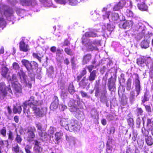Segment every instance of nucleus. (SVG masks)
I'll return each mask as SVG.
<instances>
[{"label": "nucleus", "instance_id": "obj_59", "mask_svg": "<svg viewBox=\"0 0 153 153\" xmlns=\"http://www.w3.org/2000/svg\"><path fill=\"white\" fill-rule=\"evenodd\" d=\"M87 73L86 70L85 68H84L83 70L80 72V75L83 76L84 75H85Z\"/></svg>", "mask_w": 153, "mask_h": 153}, {"label": "nucleus", "instance_id": "obj_55", "mask_svg": "<svg viewBox=\"0 0 153 153\" xmlns=\"http://www.w3.org/2000/svg\"><path fill=\"white\" fill-rule=\"evenodd\" d=\"M63 52L62 49H57L56 51V56H60V55L62 54Z\"/></svg>", "mask_w": 153, "mask_h": 153}, {"label": "nucleus", "instance_id": "obj_43", "mask_svg": "<svg viewBox=\"0 0 153 153\" xmlns=\"http://www.w3.org/2000/svg\"><path fill=\"white\" fill-rule=\"evenodd\" d=\"M7 130L5 127H4L0 130V134L3 137H5L6 135Z\"/></svg>", "mask_w": 153, "mask_h": 153}, {"label": "nucleus", "instance_id": "obj_52", "mask_svg": "<svg viewBox=\"0 0 153 153\" xmlns=\"http://www.w3.org/2000/svg\"><path fill=\"white\" fill-rule=\"evenodd\" d=\"M36 126L37 128V130L40 131L43 130L42 127V124L40 123H38L36 124Z\"/></svg>", "mask_w": 153, "mask_h": 153}, {"label": "nucleus", "instance_id": "obj_36", "mask_svg": "<svg viewBox=\"0 0 153 153\" xmlns=\"http://www.w3.org/2000/svg\"><path fill=\"white\" fill-rule=\"evenodd\" d=\"M150 42L144 39L141 43V46L142 48H146L149 46V44Z\"/></svg>", "mask_w": 153, "mask_h": 153}, {"label": "nucleus", "instance_id": "obj_21", "mask_svg": "<svg viewBox=\"0 0 153 153\" xmlns=\"http://www.w3.org/2000/svg\"><path fill=\"white\" fill-rule=\"evenodd\" d=\"M97 71L96 70H94L92 72L90 73V74L88 77V80L91 82H92L95 79L97 76Z\"/></svg>", "mask_w": 153, "mask_h": 153}, {"label": "nucleus", "instance_id": "obj_28", "mask_svg": "<svg viewBox=\"0 0 153 153\" xmlns=\"http://www.w3.org/2000/svg\"><path fill=\"white\" fill-rule=\"evenodd\" d=\"M124 5L125 4L123 1H120L114 6L113 10L114 11H118L122 8Z\"/></svg>", "mask_w": 153, "mask_h": 153}, {"label": "nucleus", "instance_id": "obj_20", "mask_svg": "<svg viewBox=\"0 0 153 153\" xmlns=\"http://www.w3.org/2000/svg\"><path fill=\"white\" fill-rule=\"evenodd\" d=\"M19 49L20 51L24 52L28 51V45L26 44L24 41H21L19 43Z\"/></svg>", "mask_w": 153, "mask_h": 153}, {"label": "nucleus", "instance_id": "obj_23", "mask_svg": "<svg viewBox=\"0 0 153 153\" xmlns=\"http://www.w3.org/2000/svg\"><path fill=\"white\" fill-rule=\"evenodd\" d=\"M12 150L15 153H25L23 150L17 144L12 147Z\"/></svg>", "mask_w": 153, "mask_h": 153}, {"label": "nucleus", "instance_id": "obj_64", "mask_svg": "<svg viewBox=\"0 0 153 153\" xmlns=\"http://www.w3.org/2000/svg\"><path fill=\"white\" fill-rule=\"evenodd\" d=\"M59 109L62 111H64L67 108V107L63 104H60L59 106Z\"/></svg>", "mask_w": 153, "mask_h": 153}, {"label": "nucleus", "instance_id": "obj_39", "mask_svg": "<svg viewBox=\"0 0 153 153\" xmlns=\"http://www.w3.org/2000/svg\"><path fill=\"white\" fill-rule=\"evenodd\" d=\"M94 89L95 90V96L96 97H97L99 96L100 93V89L98 87V84L97 85H95Z\"/></svg>", "mask_w": 153, "mask_h": 153}, {"label": "nucleus", "instance_id": "obj_9", "mask_svg": "<svg viewBox=\"0 0 153 153\" xmlns=\"http://www.w3.org/2000/svg\"><path fill=\"white\" fill-rule=\"evenodd\" d=\"M4 10V15L6 17H10L13 13L12 9L8 6L5 5H0V13L2 10Z\"/></svg>", "mask_w": 153, "mask_h": 153}, {"label": "nucleus", "instance_id": "obj_7", "mask_svg": "<svg viewBox=\"0 0 153 153\" xmlns=\"http://www.w3.org/2000/svg\"><path fill=\"white\" fill-rule=\"evenodd\" d=\"M100 41H97L96 40L87 43L86 47L87 48L88 51H91L94 50L98 51L99 49L97 46L100 45Z\"/></svg>", "mask_w": 153, "mask_h": 153}, {"label": "nucleus", "instance_id": "obj_16", "mask_svg": "<svg viewBox=\"0 0 153 153\" xmlns=\"http://www.w3.org/2000/svg\"><path fill=\"white\" fill-rule=\"evenodd\" d=\"M92 55L91 53H87L84 55L82 58V62L83 65L88 63L92 58Z\"/></svg>", "mask_w": 153, "mask_h": 153}, {"label": "nucleus", "instance_id": "obj_58", "mask_svg": "<svg viewBox=\"0 0 153 153\" xmlns=\"http://www.w3.org/2000/svg\"><path fill=\"white\" fill-rule=\"evenodd\" d=\"M105 14L103 15V18L105 19L106 18L109 19V16L111 14V12L110 11H106Z\"/></svg>", "mask_w": 153, "mask_h": 153}, {"label": "nucleus", "instance_id": "obj_13", "mask_svg": "<svg viewBox=\"0 0 153 153\" xmlns=\"http://www.w3.org/2000/svg\"><path fill=\"white\" fill-rule=\"evenodd\" d=\"M38 134L40 140L42 141H47L48 140V137L49 135L44 130L39 131Z\"/></svg>", "mask_w": 153, "mask_h": 153}, {"label": "nucleus", "instance_id": "obj_47", "mask_svg": "<svg viewBox=\"0 0 153 153\" xmlns=\"http://www.w3.org/2000/svg\"><path fill=\"white\" fill-rule=\"evenodd\" d=\"M31 146L28 145H27L25 148V149L26 153H31L30 150L31 149Z\"/></svg>", "mask_w": 153, "mask_h": 153}, {"label": "nucleus", "instance_id": "obj_2", "mask_svg": "<svg viewBox=\"0 0 153 153\" xmlns=\"http://www.w3.org/2000/svg\"><path fill=\"white\" fill-rule=\"evenodd\" d=\"M13 93L10 85L4 87V89H0V99L1 100H5L8 97L11 98Z\"/></svg>", "mask_w": 153, "mask_h": 153}, {"label": "nucleus", "instance_id": "obj_54", "mask_svg": "<svg viewBox=\"0 0 153 153\" xmlns=\"http://www.w3.org/2000/svg\"><path fill=\"white\" fill-rule=\"evenodd\" d=\"M86 68L88 69L89 73L92 72V70L94 68V66L93 65H90L86 66Z\"/></svg>", "mask_w": 153, "mask_h": 153}, {"label": "nucleus", "instance_id": "obj_18", "mask_svg": "<svg viewBox=\"0 0 153 153\" xmlns=\"http://www.w3.org/2000/svg\"><path fill=\"white\" fill-rule=\"evenodd\" d=\"M70 121H71V120H68L65 119H63L60 121V123L62 126L64 127L66 130H68Z\"/></svg>", "mask_w": 153, "mask_h": 153}, {"label": "nucleus", "instance_id": "obj_60", "mask_svg": "<svg viewBox=\"0 0 153 153\" xmlns=\"http://www.w3.org/2000/svg\"><path fill=\"white\" fill-rule=\"evenodd\" d=\"M134 96L135 95L134 92L133 91H131L129 97L130 100H133L134 98Z\"/></svg>", "mask_w": 153, "mask_h": 153}, {"label": "nucleus", "instance_id": "obj_24", "mask_svg": "<svg viewBox=\"0 0 153 153\" xmlns=\"http://www.w3.org/2000/svg\"><path fill=\"white\" fill-rule=\"evenodd\" d=\"M88 83V80L86 79L85 76H84L79 82V85L80 87L84 88L87 86Z\"/></svg>", "mask_w": 153, "mask_h": 153}, {"label": "nucleus", "instance_id": "obj_62", "mask_svg": "<svg viewBox=\"0 0 153 153\" xmlns=\"http://www.w3.org/2000/svg\"><path fill=\"white\" fill-rule=\"evenodd\" d=\"M70 42L68 40V39H66L64 41L63 46H68L70 44Z\"/></svg>", "mask_w": 153, "mask_h": 153}, {"label": "nucleus", "instance_id": "obj_46", "mask_svg": "<svg viewBox=\"0 0 153 153\" xmlns=\"http://www.w3.org/2000/svg\"><path fill=\"white\" fill-rule=\"evenodd\" d=\"M12 65L13 68L16 70H19L20 68L18 64L16 62H13Z\"/></svg>", "mask_w": 153, "mask_h": 153}, {"label": "nucleus", "instance_id": "obj_5", "mask_svg": "<svg viewBox=\"0 0 153 153\" xmlns=\"http://www.w3.org/2000/svg\"><path fill=\"white\" fill-rule=\"evenodd\" d=\"M36 131V129L34 126L30 127L27 129L25 136L26 140L28 142H31L33 141L35 137Z\"/></svg>", "mask_w": 153, "mask_h": 153}, {"label": "nucleus", "instance_id": "obj_34", "mask_svg": "<svg viewBox=\"0 0 153 153\" xmlns=\"http://www.w3.org/2000/svg\"><path fill=\"white\" fill-rule=\"evenodd\" d=\"M54 73V68L52 66H50L47 69V74L48 76H51Z\"/></svg>", "mask_w": 153, "mask_h": 153}, {"label": "nucleus", "instance_id": "obj_42", "mask_svg": "<svg viewBox=\"0 0 153 153\" xmlns=\"http://www.w3.org/2000/svg\"><path fill=\"white\" fill-rule=\"evenodd\" d=\"M71 62L72 69H75L76 68V64L75 63L74 57H72L71 58Z\"/></svg>", "mask_w": 153, "mask_h": 153}, {"label": "nucleus", "instance_id": "obj_44", "mask_svg": "<svg viewBox=\"0 0 153 153\" xmlns=\"http://www.w3.org/2000/svg\"><path fill=\"white\" fill-rule=\"evenodd\" d=\"M148 95L146 92L144 94L143 97H142V102L144 103L145 102L148 101L149 100V98L148 97Z\"/></svg>", "mask_w": 153, "mask_h": 153}, {"label": "nucleus", "instance_id": "obj_4", "mask_svg": "<svg viewBox=\"0 0 153 153\" xmlns=\"http://www.w3.org/2000/svg\"><path fill=\"white\" fill-rule=\"evenodd\" d=\"M21 62L22 65L25 67L28 71V75L30 77L34 76L35 74L33 70V68L32 67V65L31 62L26 59L22 60Z\"/></svg>", "mask_w": 153, "mask_h": 153}, {"label": "nucleus", "instance_id": "obj_57", "mask_svg": "<svg viewBox=\"0 0 153 153\" xmlns=\"http://www.w3.org/2000/svg\"><path fill=\"white\" fill-rule=\"evenodd\" d=\"M113 141V140L112 138L109 137L107 142L106 146H112Z\"/></svg>", "mask_w": 153, "mask_h": 153}, {"label": "nucleus", "instance_id": "obj_11", "mask_svg": "<svg viewBox=\"0 0 153 153\" xmlns=\"http://www.w3.org/2000/svg\"><path fill=\"white\" fill-rule=\"evenodd\" d=\"M116 80V77L111 76L108 80V86L109 91H114L116 89L115 82Z\"/></svg>", "mask_w": 153, "mask_h": 153}, {"label": "nucleus", "instance_id": "obj_12", "mask_svg": "<svg viewBox=\"0 0 153 153\" xmlns=\"http://www.w3.org/2000/svg\"><path fill=\"white\" fill-rule=\"evenodd\" d=\"M150 58V57H147L143 56H140L137 59V63L140 66H143L144 64L147 62V59Z\"/></svg>", "mask_w": 153, "mask_h": 153}, {"label": "nucleus", "instance_id": "obj_3", "mask_svg": "<svg viewBox=\"0 0 153 153\" xmlns=\"http://www.w3.org/2000/svg\"><path fill=\"white\" fill-rule=\"evenodd\" d=\"M18 74L19 77L21 82L22 83L25 84L26 86L30 88H31L32 84L27 79V77L22 68L20 70L19 72H18Z\"/></svg>", "mask_w": 153, "mask_h": 153}, {"label": "nucleus", "instance_id": "obj_53", "mask_svg": "<svg viewBox=\"0 0 153 153\" xmlns=\"http://www.w3.org/2000/svg\"><path fill=\"white\" fill-rule=\"evenodd\" d=\"M136 111L138 116L143 115V111L141 108H137Z\"/></svg>", "mask_w": 153, "mask_h": 153}, {"label": "nucleus", "instance_id": "obj_32", "mask_svg": "<svg viewBox=\"0 0 153 153\" xmlns=\"http://www.w3.org/2000/svg\"><path fill=\"white\" fill-rule=\"evenodd\" d=\"M22 140V139L21 136L17 133L16 134V137L15 138V141L17 143L19 144H21Z\"/></svg>", "mask_w": 153, "mask_h": 153}, {"label": "nucleus", "instance_id": "obj_29", "mask_svg": "<svg viewBox=\"0 0 153 153\" xmlns=\"http://www.w3.org/2000/svg\"><path fill=\"white\" fill-rule=\"evenodd\" d=\"M32 55L33 57L37 59L40 62H41L42 58L43 56V55L42 53H33Z\"/></svg>", "mask_w": 153, "mask_h": 153}, {"label": "nucleus", "instance_id": "obj_17", "mask_svg": "<svg viewBox=\"0 0 153 153\" xmlns=\"http://www.w3.org/2000/svg\"><path fill=\"white\" fill-rule=\"evenodd\" d=\"M20 4L23 6H28L35 3L36 0H20Z\"/></svg>", "mask_w": 153, "mask_h": 153}, {"label": "nucleus", "instance_id": "obj_41", "mask_svg": "<svg viewBox=\"0 0 153 153\" xmlns=\"http://www.w3.org/2000/svg\"><path fill=\"white\" fill-rule=\"evenodd\" d=\"M152 36V34L151 33H149V32L147 33L145 36L144 40L148 41V42H150V37Z\"/></svg>", "mask_w": 153, "mask_h": 153}, {"label": "nucleus", "instance_id": "obj_15", "mask_svg": "<svg viewBox=\"0 0 153 153\" xmlns=\"http://www.w3.org/2000/svg\"><path fill=\"white\" fill-rule=\"evenodd\" d=\"M34 142V146L33 147L34 151L36 153H41L42 150V148L40 146V142L36 140H35Z\"/></svg>", "mask_w": 153, "mask_h": 153}, {"label": "nucleus", "instance_id": "obj_6", "mask_svg": "<svg viewBox=\"0 0 153 153\" xmlns=\"http://www.w3.org/2000/svg\"><path fill=\"white\" fill-rule=\"evenodd\" d=\"M80 128V126L77 121L71 119L68 130L71 132H77L79 131Z\"/></svg>", "mask_w": 153, "mask_h": 153}, {"label": "nucleus", "instance_id": "obj_25", "mask_svg": "<svg viewBox=\"0 0 153 153\" xmlns=\"http://www.w3.org/2000/svg\"><path fill=\"white\" fill-rule=\"evenodd\" d=\"M133 22L131 20H127L123 24V27L125 29H128L133 25Z\"/></svg>", "mask_w": 153, "mask_h": 153}, {"label": "nucleus", "instance_id": "obj_19", "mask_svg": "<svg viewBox=\"0 0 153 153\" xmlns=\"http://www.w3.org/2000/svg\"><path fill=\"white\" fill-rule=\"evenodd\" d=\"M22 105L20 104H16L14 105L13 108V113L14 114L17 113L20 114L22 111Z\"/></svg>", "mask_w": 153, "mask_h": 153}, {"label": "nucleus", "instance_id": "obj_30", "mask_svg": "<svg viewBox=\"0 0 153 153\" xmlns=\"http://www.w3.org/2000/svg\"><path fill=\"white\" fill-rule=\"evenodd\" d=\"M7 25L6 22L2 17H0V27L3 29Z\"/></svg>", "mask_w": 153, "mask_h": 153}, {"label": "nucleus", "instance_id": "obj_10", "mask_svg": "<svg viewBox=\"0 0 153 153\" xmlns=\"http://www.w3.org/2000/svg\"><path fill=\"white\" fill-rule=\"evenodd\" d=\"M134 75L135 76V78L133 82V84H135V90L137 93V95L139 94L141 91L140 82L139 80V77L138 74L134 73Z\"/></svg>", "mask_w": 153, "mask_h": 153}, {"label": "nucleus", "instance_id": "obj_48", "mask_svg": "<svg viewBox=\"0 0 153 153\" xmlns=\"http://www.w3.org/2000/svg\"><path fill=\"white\" fill-rule=\"evenodd\" d=\"M146 141L147 144L149 146L152 145L153 144V140L150 138L148 137L146 138Z\"/></svg>", "mask_w": 153, "mask_h": 153}, {"label": "nucleus", "instance_id": "obj_40", "mask_svg": "<svg viewBox=\"0 0 153 153\" xmlns=\"http://www.w3.org/2000/svg\"><path fill=\"white\" fill-rule=\"evenodd\" d=\"M64 51L67 54L70 56H72L74 54L70 48L68 47L65 48Z\"/></svg>", "mask_w": 153, "mask_h": 153}, {"label": "nucleus", "instance_id": "obj_49", "mask_svg": "<svg viewBox=\"0 0 153 153\" xmlns=\"http://www.w3.org/2000/svg\"><path fill=\"white\" fill-rule=\"evenodd\" d=\"M58 104L59 103L52 102L50 106V108L53 109H56L57 108Z\"/></svg>", "mask_w": 153, "mask_h": 153}, {"label": "nucleus", "instance_id": "obj_37", "mask_svg": "<svg viewBox=\"0 0 153 153\" xmlns=\"http://www.w3.org/2000/svg\"><path fill=\"white\" fill-rule=\"evenodd\" d=\"M127 121L129 127L133 128L134 125V120L133 118L130 117L127 120Z\"/></svg>", "mask_w": 153, "mask_h": 153}, {"label": "nucleus", "instance_id": "obj_26", "mask_svg": "<svg viewBox=\"0 0 153 153\" xmlns=\"http://www.w3.org/2000/svg\"><path fill=\"white\" fill-rule=\"evenodd\" d=\"M63 135V133L60 132H56L55 134L54 139L57 142L56 143L57 144H59V140L62 139V137Z\"/></svg>", "mask_w": 153, "mask_h": 153}, {"label": "nucleus", "instance_id": "obj_22", "mask_svg": "<svg viewBox=\"0 0 153 153\" xmlns=\"http://www.w3.org/2000/svg\"><path fill=\"white\" fill-rule=\"evenodd\" d=\"M84 36L86 38H96L98 37L97 33L94 31H88L84 34Z\"/></svg>", "mask_w": 153, "mask_h": 153}, {"label": "nucleus", "instance_id": "obj_61", "mask_svg": "<svg viewBox=\"0 0 153 153\" xmlns=\"http://www.w3.org/2000/svg\"><path fill=\"white\" fill-rule=\"evenodd\" d=\"M100 101L102 102H104L107 101V98L106 96H100Z\"/></svg>", "mask_w": 153, "mask_h": 153}, {"label": "nucleus", "instance_id": "obj_38", "mask_svg": "<svg viewBox=\"0 0 153 153\" xmlns=\"http://www.w3.org/2000/svg\"><path fill=\"white\" fill-rule=\"evenodd\" d=\"M8 139L13 141L14 140V137L13 132L10 130H9L7 132Z\"/></svg>", "mask_w": 153, "mask_h": 153}, {"label": "nucleus", "instance_id": "obj_51", "mask_svg": "<svg viewBox=\"0 0 153 153\" xmlns=\"http://www.w3.org/2000/svg\"><path fill=\"white\" fill-rule=\"evenodd\" d=\"M36 126L37 128V130L40 131L43 130L42 127V124L40 123H38L36 124Z\"/></svg>", "mask_w": 153, "mask_h": 153}, {"label": "nucleus", "instance_id": "obj_14", "mask_svg": "<svg viewBox=\"0 0 153 153\" xmlns=\"http://www.w3.org/2000/svg\"><path fill=\"white\" fill-rule=\"evenodd\" d=\"M9 70L8 68L5 66L2 68L1 73L2 76L3 77L6 78L7 79H10V74H8Z\"/></svg>", "mask_w": 153, "mask_h": 153}, {"label": "nucleus", "instance_id": "obj_33", "mask_svg": "<svg viewBox=\"0 0 153 153\" xmlns=\"http://www.w3.org/2000/svg\"><path fill=\"white\" fill-rule=\"evenodd\" d=\"M132 79L131 78H128L127 81L126 89L128 91L130 90L131 88Z\"/></svg>", "mask_w": 153, "mask_h": 153}, {"label": "nucleus", "instance_id": "obj_35", "mask_svg": "<svg viewBox=\"0 0 153 153\" xmlns=\"http://www.w3.org/2000/svg\"><path fill=\"white\" fill-rule=\"evenodd\" d=\"M119 18L118 13L114 12L112 13L111 15V18L112 20L115 22L117 21Z\"/></svg>", "mask_w": 153, "mask_h": 153}, {"label": "nucleus", "instance_id": "obj_27", "mask_svg": "<svg viewBox=\"0 0 153 153\" xmlns=\"http://www.w3.org/2000/svg\"><path fill=\"white\" fill-rule=\"evenodd\" d=\"M137 7L141 11H148V7L144 2H142V3L138 4Z\"/></svg>", "mask_w": 153, "mask_h": 153}, {"label": "nucleus", "instance_id": "obj_31", "mask_svg": "<svg viewBox=\"0 0 153 153\" xmlns=\"http://www.w3.org/2000/svg\"><path fill=\"white\" fill-rule=\"evenodd\" d=\"M68 91L71 94H73L75 92L74 86L72 83H70L68 88Z\"/></svg>", "mask_w": 153, "mask_h": 153}, {"label": "nucleus", "instance_id": "obj_50", "mask_svg": "<svg viewBox=\"0 0 153 153\" xmlns=\"http://www.w3.org/2000/svg\"><path fill=\"white\" fill-rule=\"evenodd\" d=\"M126 15L129 17H132L133 16L132 12L130 10L127 9L126 12Z\"/></svg>", "mask_w": 153, "mask_h": 153}, {"label": "nucleus", "instance_id": "obj_1", "mask_svg": "<svg viewBox=\"0 0 153 153\" xmlns=\"http://www.w3.org/2000/svg\"><path fill=\"white\" fill-rule=\"evenodd\" d=\"M34 97L31 96L29 100H26L23 104L24 113L28 114V111L27 109V106L28 105L34 111V113L36 117H42L45 114V112L43 108L42 107L43 102L42 100L35 101Z\"/></svg>", "mask_w": 153, "mask_h": 153}, {"label": "nucleus", "instance_id": "obj_45", "mask_svg": "<svg viewBox=\"0 0 153 153\" xmlns=\"http://www.w3.org/2000/svg\"><path fill=\"white\" fill-rule=\"evenodd\" d=\"M112 146H106V152L105 153H112Z\"/></svg>", "mask_w": 153, "mask_h": 153}, {"label": "nucleus", "instance_id": "obj_56", "mask_svg": "<svg viewBox=\"0 0 153 153\" xmlns=\"http://www.w3.org/2000/svg\"><path fill=\"white\" fill-rule=\"evenodd\" d=\"M8 80L13 81L14 80L17 81V75L16 74H13L12 75V78H10V79H7Z\"/></svg>", "mask_w": 153, "mask_h": 153}, {"label": "nucleus", "instance_id": "obj_63", "mask_svg": "<svg viewBox=\"0 0 153 153\" xmlns=\"http://www.w3.org/2000/svg\"><path fill=\"white\" fill-rule=\"evenodd\" d=\"M60 96H61V97L62 99H63L66 98V97L67 96L66 92H65V91H61Z\"/></svg>", "mask_w": 153, "mask_h": 153}, {"label": "nucleus", "instance_id": "obj_8", "mask_svg": "<svg viewBox=\"0 0 153 153\" xmlns=\"http://www.w3.org/2000/svg\"><path fill=\"white\" fill-rule=\"evenodd\" d=\"M12 87L15 94H21L22 93V87L18 81H14L11 83Z\"/></svg>", "mask_w": 153, "mask_h": 153}]
</instances>
